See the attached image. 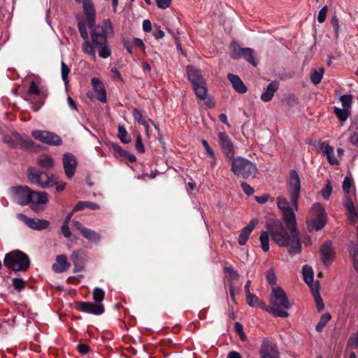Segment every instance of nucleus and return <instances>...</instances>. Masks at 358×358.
<instances>
[{"label": "nucleus", "mask_w": 358, "mask_h": 358, "mask_svg": "<svg viewBox=\"0 0 358 358\" xmlns=\"http://www.w3.org/2000/svg\"><path fill=\"white\" fill-rule=\"evenodd\" d=\"M266 229L270 233L272 239L279 246H289L288 252L290 254L300 253L301 243L299 240L297 230H290V233L285 229L280 221L273 220L266 224Z\"/></svg>", "instance_id": "obj_1"}, {"label": "nucleus", "mask_w": 358, "mask_h": 358, "mask_svg": "<svg viewBox=\"0 0 358 358\" xmlns=\"http://www.w3.org/2000/svg\"><path fill=\"white\" fill-rule=\"evenodd\" d=\"M104 26L94 25L88 27L90 29V45L94 51L93 55H90L93 57H96L95 49L99 50V56L106 59L110 56L111 50L108 44L107 34L113 33V25L110 20L103 21Z\"/></svg>", "instance_id": "obj_2"}, {"label": "nucleus", "mask_w": 358, "mask_h": 358, "mask_svg": "<svg viewBox=\"0 0 358 358\" xmlns=\"http://www.w3.org/2000/svg\"><path fill=\"white\" fill-rule=\"evenodd\" d=\"M230 160L231 161V171L238 178L248 180L255 178L258 173L256 164L246 158L237 157Z\"/></svg>", "instance_id": "obj_3"}, {"label": "nucleus", "mask_w": 358, "mask_h": 358, "mask_svg": "<svg viewBox=\"0 0 358 358\" xmlns=\"http://www.w3.org/2000/svg\"><path fill=\"white\" fill-rule=\"evenodd\" d=\"M186 70L187 78L191 83L192 89L196 97L200 100H206L208 89L201 71L192 66H187Z\"/></svg>", "instance_id": "obj_4"}, {"label": "nucleus", "mask_w": 358, "mask_h": 358, "mask_svg": "<svg viewBox=\"0 0 358 358\" xmlns=\"http://www.w3.org/2000/svg\"><path fill=\"white\" fill-rule=\"evenodd\" d=\"M48 202L47 192L33 191L28 186L24 185V206L29 204L34 211L40 212L45 209V204Z\"/></svg>", "instance_id": "obj_5"}, {"label": "nucleus", "mask_w": 358, "mask_h": 358, "mask_svg": "<svg viewBox=\"0 0 358 358\" xmlns=\"http://www.w3.org/2000/svg\"><path fill=\"white\" fill-rule=\"evenodd\" d=\"M27 177L31 183L36 184L44 189L52 187L57 184L52 175H49L48 173L34 167L28 169Z\"/></svg>", "instance_id": "obj_6"}, {"label": "nucleus", "mask_w": 358, "mask_h": 358, "mask_svg": "<svg viewBox=\"0 0 358 358\" xmlns=\"http://www.w3.org/2000/svg\"><path fill=\"white\" fill-rule=\"evenodd\" d=\"M287 188L290 196V200L295 208L298 209V200L301 191V181L299 174L295 170H291L287 181Z\"/></svg>", "instance_id": "obj_7"}, {"label": "nucleus", "mask_w": 358, "mask_h": 358, "mask_svg": "<svg viewBox=\"0 0 358 358\" xmlns=\"http://www.w3.org/2000/svg\"><path fill=\"white\" fill-rule=\"evenodd\" d=\"M247 303L251 307L259 306L269 314L275 317L286 318L289 314L287 311L267 306L264 302L258 299L255 294H250L246 296Z\"/></svg>", "instance_id": "obj_8"}, {"label": "nucleus", "mask_w": 358, "mask_h": 358, "mask_svg": "<svg viewBox=\"0 0 358 358\" xmlns=\"http://www.w3.org/2000/svg\"><path fill=\"white\" fill-rule=\"evenodd\" d=\"M270 307L285 310L291 308V303L285 292L280 287L272 289L270 297Z\"/></svg>", "instance_id": "obj_9"}, {"label": "nucleus", "mask_w": 358, "mask_h": 358, "mask_svg": "<svg viewBox=\"0 0 358 358\" xmlns=\"http://www.w3.org/2000/svg\"><path fill=\"white\" fill-rule=\"evenodd\" d=\"M3 265L15 271H22V251L14 250L5 255Z\"/></svg>", "instance_id": "obj_10"}, {"label": "nucleus", "mask_w": 358, "mask_h": 358, "mask_svg": "<svg viewBox=\"0 0 358 358\" xmlns=\"http://www.w3.org/2000/svg\"><path fill=\"white\" fill-rule=\"evenodd\" d=\"M31 134L35 139L50 145L59 146L62 144V138L51 131L34 130L32 131Z\"/></svg>", "instance_id": "obj_11"}, {"label": "nucleus", "mask_w": 358, "mask_h": 358, "mask_svg": "<svg viewBox=\"0 0 358 358\" xmlns=\"http://www.w3.org/2000/svg\"><path fill=\"white\" fill-rule=\"evenodd\" d=\"M217 138L219 144L226 158L229 160L233 159L235 155V150L229 136L225 132H219Z\"/></svg>", "instance_id": "obj_12"}, {"label": "nucleus", "mask_w": 358, "mask_h": 358, "mask_svg": "<svg viewBox=\"0 0 358 358\" xmlns=\"http://www.w3.org/2000/svg\"><path fill=\"white\" fill-rule=\"evenodd\" d=\"M76 310L80 312L100 315L105 311L102 303H94L90 301H79L76 304Z\"/></svg>", "instance_id": "obj_13"}, {"label": "nucleus", "mask_w": 358, "mask_h": 358, "mask_svg": "<svg viewBox=\"0 0 358 358\" xmlns=\"http://www.w3.org/2000/svg\"><path fill=\"white\" fill-rule=\"evenodd\" d=\"M321 259L323 264L328 266H329L335 258V250L332 246L331 241H325L320 248Z\"/></svg>", "instance_id": "obj_14"}, {"label": "nucleus", "mask_w": 358, "mask_h": 358, "mask_svg": "<svg viewBox=\"0 0 358 358\" xmlns=\"http://www.w3.org/2000/svg\"><path fill=\"white\" fill-rule=\"evenodd\" d=\"M65 174L68 178H71L76 172L78 162L76 157L70 153H64L62 158Z\"/></svg>", "instance_id": "obj_15"}, {"label": "nucleus", "mask_w": 358, "mask_h": 358, "mask_svg": "<svg viewBox=\"0 0 358 358\" xmlns=\"http://www.w3.org/2000/svg\"><path fill=\"white\" fill-rule=\"evenodd\" d=\"M260 358H279V352L275 344L264 339L259 350Z\"/></svg>", "instance_id": "obj_16"}, {"label": "nucleus", "mask_w": 358, "mask_h": 358, "mask_svg": "<svg viewBox=\"0 0 358 358\" xmlns=\"http://www.w3.org/2000/svg\"><path fill=\"white\" fill-rule=\"evenodd\" d=\"M24 224L29 228L36 230L42 231L50 227V222L47 220L39 218H31L24 215Z\"/></svg>", "instance_id": "obj_17"}, {"label": "nucleus", "mask_w": 358, "mask_h": 358, "mask_svg": "<svg viewBox=\"0 0 358 358\" xmlns=\"http://www.w3.org/2000/svg\"><path fill=\"white\" fill-rule=\"evenodd\" d=\"M87 22L79 21L78 22V28L80 34L81 38L85 41L83 43L82 48L83 51L88 55H93L94 51L90 47V41L89 40V36L87 30Z\"/></svg>", "instance_id": "obj_18"}, {"label": "nucleus", "mask_w": 358, "mask_h": 358, "mask_svg": "<svg viewBox=\"0 0 358 358\" xmlns=\"http://www.w3.org/2000/svg\"><path fill=\"white\" fill-rule=\"evenodd\" d=\"M91 84L94 91L97 94V99L101 103H106L107 101V97L105 86L103 82L98 78L94 77L91 80Z\"/></svg>", "instance_id": "obj_19"}, {"label": "nucleus", "mask_w": 358, "mask_h": 358, "mask_svg": "<svg viewBox=\"0 0 358 358\" xmlns=\"http://www.w3.org/2000/svg\"><path fill=\"white\" fill-rule=\"evenodd\" d=\"M83 10L87 26L92 27L94 25L96 12L91 0H83Z\"/></svg>", "instance_id": "obj_20"}, {"label": "nucleus", "mask_w": 358, "mask_h": 358, "mask_svg": "<svg viewBox=\"0 0 358 358\" xmlns=\"http://www.w3.org/2000/svg\"><path fill=\"white\" fill-rule=\"evenodd\" d=\"M3 141L13 148L22 147V138L17 132L12 131L10 134H5L3 136Z\"/></svg>", "instance_id": "obj_21"}, {"label": "nucleus", "mask_w": 358, "mask_h": 358, "mask_svg": "<svg viewBox=\"0 0 358 358\" xmlns=\"http://www.w3.org/2000/svg\"><path fill=\"white\" fill-rule=\"evenodd\" d=\"M257 223V220H252L247 226L243 227V229L241 230L239 234L238 239L239 245H244L246 243L250 234L252 233Z\"/></svg>", "instance_id": "obj_22"}, {"label": "nucleus", "mask_w": 358, "mask_h": 358, "mask_svg": "<svg viewBox=\"0 0 358 358\" xmlns=\"http://www.w3.org/2000/svg\"><path fill=\"white\" fill-rule=\"evenodd\" d=\"M278 89L279 83L278 81L271 82L266 88V90L261 94V99L264 102L270 101Z\"/></svg>", "instance_id": "obj_23"}, {"label": "nucleus", "mask_w": 358, "mask_h": 358, "mask_svg": "<svg viewBox=\"0 0 358 358\" xmlns=\"http://www.w3.org/2000/svg\"><path fill=\"white\" fill-rule=\"evenodd\" d=\"M227 78L231 82L233 88L236 92L240 94H244L247 92V87L238 76L232 73H229L227 75Z\"/></svg>", "instance_id": "obj_24"}, {"label": "nucleus", "mask_w": 358, "mask_h": 358, "mask_svg": "<svg viewBox=\"0 0 358 358\" xmlns=\"http://www.w3.org/2000/svg\"><path fill=\"white\" fill-rule=\"evenodd\" d=\"M56 261L57 263L52 265V269L56 273H63L71 266L67 262V258L64 255H58L56 258Z\"/></svg>", "instance_id": "obj_25"}, {"label": "nucleus", "mask_w": 358, "mask_h": 358, "mask_svg": "<svg viewBox=\"0 0 358 358\" xmlns=\"http://www.w3.org/2000/svg\"><path fill=\"white\" fill-rule=\"evenodd\" d=\"M283 220L289 229H296V217L292 209L282 212Z\"/></svg>", "instance_id": "obj_26"}, {"label": "nucleus", "mask_w": 358, "mask_h": 358, "mask_svg": "<svg viewBox=\"0 0 358 358\" xmlns=\"http://www.w3.org/2000/svg\"><path fill=\"white\" fill-rule=\"evenodd\" d=\"M81 234L85 238L94 243H98L101 239L99 233L88 228H85Z\"/></svg>", "instance_id": "obj_27"}, {"label": "nucleus", "mask_w": 358, "mask_h": 358, "mask_svg": "<svg viewBox=\"0 0 358 358\" xmlns=\"http://www.w3.org/2000/svg\"><path fill=\"white\" fill-rule=\"evenodd\" d=\"M326 224V217H315L308 223V229L312 231H319L322 229Z\"/></svg>", "instance_id": "obj_28"}, {"label": "nucleus", "mask_w": 358, "mask_h": 358, "mask_svg": "<svg viewBox=\"0 0 358 358\" xmlns=\"http://www.w3.org/2000/svg\"><path fill=\"white\" fill-rule=\"evenodd\" d=\"M38 164L43 169H48L53 166L54 162L50 155L45 154L38 159Z\"/></svg>", "instance_id": "obj_29"}, {"label": "nucleus", "mask_w": 358, "mask_h": 358, "mask_svg": "<svg viewBox=\"0 0 358 358\" xmlns=\"http://www.w3.org/2000/svg\"><path fill=\"white\" fill-rule=\"evenodd\" d=\"M230 57L234 59H238L241 58V54L244 48H241L236 42H232L229 46Z\"/></svg>", "instance_id": "obj_30"}, {"label": "nucleus", "mask_w": 358, "mask_h": 358, "mask_svg": "<svg viewBox=\"0 0 358 358\" xmlns=\"http://www.w3.org/2000/svg\"><path fill=\"white\" fill-rule=\"evenodd\" d=\"M71 259L73 264H84L85 260V254L82 250L73 251L71 255Z\"/></svg>", "instance_id": "obj_31"}, {"label": "nucleus", "mask_w": 358, "mask_h": 358, "mask_svg": "<svg viewBox=\"0 0 358 358\" xmlns=\"http://www.w3.org/2000/svg\"><path fill=\"white\" fill-rule=\"evenodd\" d=\"M10 192L15 202L22 206V187H12L10 188Z\"/></svg>", "instance_id": "obj_32"}, {"label": "nucleus", "mask_w": 358, "mask_h": 358, "mask_svg": "<svg viewBox=\"0 0 358 358\" xmlns=\"http://www.w3.org/2000/svg\"><path fill=\"white\" fill-rule=\"evenodd\" d=\"M302 273L304 282L307 285H310V284L313 282L314 273L313 268L310 266H308V265H305L303 267Z\"/></svg>", "instance_id": "obj_33"}, {"label": "nucleus", "mask_w": 358, "mask_h": 358, "mask_svg": "<svg viewBox=\"0 0 358 358\" xmlns=\"http://www.w3.org/2000/svg\"><path fill=\"white\" fill-rule=\"evenodd\" d=\"M241 58H244L255 66L257 65V62L254 58V50L252 48H244L241 54Z\"/></svg>", "instance_id": "obj_34"}, {"label": "nucleus", "mask_w": 358, "mask_h": 358, "mask_svg": "<svg viewBox=\"0 0 358 358\" xmlns=\"http://www.w3.org/2000/svg\"><path fill=\"white\" fill-rule=\"evenodd\" d=\"M311 213L315 217H326V213L324 207L320 203H315L312 206Z\"/></svg>", "instance_id": "obj_35"}, {"label": "nucleus", "mask_w": 358, "mask_h": 358, "mask_svg": "<svg viewBox=\"0 0 358 358\" xmlns=\"http://www.w3.org/2000/svg\"><path fill=\"white\" fill-rule=\"evenodd\" d=\"M334 114L338 117V119L339 120V121L341 122H345L351 114L350 110L337 107H334Z\"/></svg>", "instance_id": "obj_36"}, {"label": "nucleus", "mask_w": 358, "mask_h": 358, "mask_svg": "<svg viewBox=\"0 0 358 358\" xmlns=\"http://www.w3.org/2000/svg\"><path fill=\"white\" fill-rule=\"evenodd\" d=\"M269 231H262L259 236L261 243V248L264 252H267L269 250Z\"/></svg>", "instance_id": "obj_37"}, {"label": "nucleus", "mask_w": 358, "mask_h": 358, "mask_svg": "<svg viewBox=\"0 0 358 358\" xmlns=\"http://www.w3.org/2000/svg\"><path fill=\"white\" fill-rule=\"evenodd\" d=\"M133 116L136 121H137L140 124H142L145 127V128L148 130L149 128V124L148 121L145 120L143 116L142 112L138 108H134L133 110Z\"/></svg>", "instance_id": "obj_38"}, {"label": "nucleus", "mask_w": 358, "mask_h": 358, "mask_svg": "<svg viewBox=\"0 0 358 358\" xmlns=\"http://www.w3.org/2000/svg\"><path fill=\"white\" fill-rule=\"evenodd\" d=\"M118 134L117 136L122 143L128 144L131 142V137L128 134L125 127L123 125L118 126Z\"/></svg>", "instance_id": "obj_39"}, {"label": "nucleus", "mask_w": 358, "mask_h": 358, "mask_svg": "<svg viewBox=\"0 0 358 358\" xmlns=\"http://www.w3.org/2000/svg\"><path fill=\"white\" fill-rule=\"evenodd\" d=\"M331 319V315L329 313H326L321 315L320 319L317 324L316 325L315 329L318 332L322 331L327 322Z\"/></svg>", "instance_id": "obj_40"}, {"label": "nucleus", "mask_w": 358, "mask_h": 358, "mask_svg": "<svg viewBox=\"0 0 358 358\" xmlns=\"http://www.w3.org/2000/svg\"><path fill=\"white\" fill-rule=\"evenodd\" d=\"M324 69H322V68L313 70L310 74L311 82L314 85L319 84L322 80V78L324 75Z\"/></svg>", "instance_id": "obj_41"}, {"label": "nucleus", "mask_w": 358, "mask_h": 358, "mask_svg": "<svg viewBox=\"0 0 358 358\" xmlns=\"http://www.w3.org/2000/svg\"><path fill=\"white\" fill-rule=\"evenodd\" d=\"M317 289L313 291V295L314 296L317 310L319 313H320L324 309V304L322 299L318 292V287H319L318 283L317 285Z\"/></svg>", "instance_id": "obj_42"}, {"label": "nucleus", "mask_w": 358, "mask_h": 358, "mask_svg": "<svg viewBox=\"0 0 358 358\" xmlns=\"http://www.w3.org/2000/svg\"><path fill=\"white\" fill-rule=\"evenodd\" d=\"M324 154L326 155L330 164L336 165L338 164L337 159L334 157V151L333 147L329 145H327L324 150Z\"/></svg>", "instance_id": "obj_43"}, {"label": "nucleus", "mask_w": 358, "mask_h": 358, "mask_svg": "<svg viewBox=\"0 0 358 358\" xmlns=\"http://www.w3.org/2000/svg\"><path fill=\"white\" fill-rule=\"evenodd\" d=\"M344 207L348 211L350 216L356 215V212L358 211L355 208L352 199L349 196H345Z\"/></svg>", "instance_id": "obj_44"}, {"label": "nucleus", "mask_w": 358, "mask_h": 358, "mask_svg": "<svg viewBox=\"0 0 358 358\" xmlns=\"http://www.w3.org/2000/svg\"><path fill=\"white\" fill-rule=\"evenodd\" d=\"M277 206L282 212L292 209L287 199L284 196L277 198Z\"/></svg>", "instance_id": "obj_45"}, {"label": "nucleus", "mask_w": 358, "mask_h": 358, "mask_svg": "<svg viewBox=\"0 0 358 358\" xmlns=\"http://www.w3.org/2000/svg\"><path fill=\"white\" fill-rule=\"evenodd\" d=\"M201 143H202L203 148H205L206 155H208L210 157V159H212L211 164H212V166H213L216 161V157H215L213 150L210 148V146L209 145L207 141L203 139L201 141Z\"/></svg>", "instance_id": "obj_46"}, {"label": "nucleus", "mask_w": 358, "mask_h": 358, "mask_svg": "<svg viewBox=\"0 0 358 358\" xmlns=\"http://www.w3.org/2000/svg\"><path fill=\"white\" fill-rule=\"evenodd\" d=\"M92 297L96 303H101L105 298V292L101 288L96 287L93 291Z\"/></svg>", "instance_id": "obj_47"}, {"label": "nucleus", "mask_w": 358, "mask_h": 358, "mask_svg": "<svg viewBox=\"0 0 358 358\" xmlns=\"http://www.w3.org/2000/svg\"><path fill=\"white\" fill-rule=\"evenodd\" d=\"M340 100L342 103L343 108L350 110L352 101V95L345 94L341 96Z\"/></svg>", "instance_id": "obj_48"}, {"label": "nucleus", "mask_w": 358, "mask_h": 358, "mask_svg": "<svg viewBox=\"0 0 358 358\" xmlns=\"http://www.w3.org/2000/svg\"><path fill=\"white\" fill-rule=\"evenodd\" d=\"M61 71H62V78L66 85L69 83V74L70 73V69L67 66V64L63 61L61 62Z\"/></svg>", "instance_id": "obj_49"}, {"label": "nucleus", "mask_w": 358, "mask_h": 358, "mask_svg": "<svg viewBox=\"0 0 358 358\" xmlns=\"http://www.w3.org/2000/svg\"><path fill=\"white\" fill-rule=\"evenodd\" d=\"M234 329L236 334L238 335L241 341H245L247 339L246 334L243 331V327L239 322H236L234 324Z\"/></svg>", "instance_id": "obj_50"}, {"label": "nucleus", "mask_w": 358, "mask_h": 358, "mask_svg": "<svg viewBox=\"0 0 358 358\" xmlns=\"http://www.w3.org/2000/svg\"><path fill=\"white\" fill-rule=\"evenodd\" d=\"M347 346L353 349L358 348V330L349 338Z\"/></svg>", "instance_id": "obj_51"}, {"label": "nucleus", "mask_w": 358, "mask_h": 358, "mask_svg": "<svg viewBox=\"0 0 358 358\" xmlns=\"http://www.w3.org/2000/svg\"><path fill=\"white\" fill-rule=\"evenodd\" d=\"M331 25L334 29V31L335 34V38H338L339 37V21L338 17L334 15L331 19Z\"/></svg>", "instance_id": "obj_52"}, {"label": "nucleus", "mask_w": 358, "mask_h": 358, "mask_svg": "<svg viewBox=\"0 0 358 358\" xmlns=\"http://www.w3.org/2000/svg\"><path fill=\"white\" fill-rule=\"evenodd\" d=\"M333 188L331 184L330 180H327V185L322 190V195L323 198L326 200H328L330 197V195L332 192Z\"/></svg>", "instance_id": "obj_53"}, {"label": "nucleus", "mask_w": 358, "mask_h": 358, "mask_svg": "<svg viewBox=\"0 0 358 358\" xmlns=\"http://www.w3.org/2000/svg\"><path fill=\"white\" fill-rule=\"evenodd\" d=\"M122 43L124 46V48L127 50V52L130 55L134 54L133 48L134 47L133 43L131 41L125 38H122Z\"/></svg>", "instance_id": "obj_54"}, {"label": "nucleus", "mask_w": 358, "mask_h": 358, "mask_svg": "<svg viewBox=\"0 0 358 358\" xmlns=\"http://www.w3.org/2000/svg\"><path fill=\"white\" fill-rule=\"evenodd\" d=\"M135 147L140 153H144L145 151L141 134H138L136 136Z\"/></svg>", "instance_id": "obj_55"}, {"label": "nucleus", "mask_w": 358, "mask_h": 358, "mask_svg": "<svg viewBox=\"0 0 358 358\" xmlns=\"http://www.w3.org/2000/svg\"><path fill=\"white\" fill-rule=\"evenodd\" d=\"M28 94L29 95H38L40 94V90L37 85L36 84L34 80H31L30 83V85L29 90L27 91Z\"/></svg>", "instance_id": "obj_56"}, {"label": "nucleus", "mask_w": 358, "mask_h": 358, "mask_svg": "<svg viewBox=\"0 0 358 358\" xmlns=\"http://www.w3.org/2000/svg\"><path fill=\"white\" fill-rule=\"evenodd\" d=\"M328 12V7L327 6H324L320 11L317 15V20L320 23H323L327 17V14Z\"/></svg>", "instance_id": "obj_57"}, {"label": "nucleus", "mask_w": 358, "mask_h": 358, "mask_svg": "<svg viewBox=\"0 0 358 358\" xmlns=\"http://www.w3.org/2000/svg\"><path fill=\"white\" fill-rule=\"evenodd\" d=\"M352 186V179L348 176H346L343 182V189L345 194H348L350 189Z\"/></svg>", "instance_id": "obj_58"}, {"label": "nucleus", "mask_w": 358, "mask_h": 358, "mask_svg": "<svg viewBox=\"0 0 358 358\" xmlns=\"http://www.w3.org/2000/svg\"><path fill=\"white\" fill-rule=\"evenodd\" d=\"M241 187L244 193L248 196L252 195L255 192L254 188L245 182H242L241 183Z\"/></svg>", "instance_id": "obj_59"}, {"label": "nucleus", "mask_w": 358, "mask_h": 358, "mask_svg": "<svg viewBox=\"0 0 358 358\" xmlns=\"http://www.w3.org/2000/svg\"><path fill=\"white\" fill-rule=\"evenodd\" d=\"M266 278L268 283L271 285H273L276 283V277L273 270H269L267 271Z\"/></svg>", "instance_id": "obj_60"}, {"label": "nucleus", "mask_w": 358, "mask_h": 358, "mask_svg": "<svg viewBox=\"0 0 358 358\" xmlns=\"http://www.w3.org/2000/svg\"><path fill=\"white\" fill-rule=\"evenodd\" d=\"M112 148L113 150L118 154L120 156L125 157L127 155H128V151L124 150L121 146H120L117 144H113Z\"/></svg>", "instance_id": "obj_61"}, {"label": "nucleus", "mask_w": 358, "mask_h": 358, "mask_svg": "<svg viewBox=\"0 0 358 358\" xmlns=\"http://www.w3.org/2000/svg\"><path fill=\"white\" fill-rule=\"evenodd\" d=\"M224 271L229 273L231 278L234 280H238L239 278V275L236 271L231 266L224 267Z\"/></svg>", "instance_id": "obj_62"}, {"label": "nucleus", "mask_w": 358, "mask_h": 358, "mask_svg": "<svg viewBox=\"0 0 358 358\" xmlns=\"http://www.w3.org/2000/svg\"><path fill=\"white\" fill-rule=\"evenodd\" d=\"M77 350L80 355H84L89 352L90 348L86 344L80 343L77 345Z\"/></svg>", "instance_id": "obj_63"}, {"label": "nucleus", "mask_w": 358, "mask_h": 358, "mask_svg": "<svg viewBox=\"0 0 358 358\" xmlns=\"http://www.w3.org/2000/svg\"><path fill=\"white\" fill-rule=\"evenodd\" d=\"M13 286L17 292H20L22 290V279L14 278L13 280Z\"/></svg>", "instance_id": "obj_64"}]
</instances>
